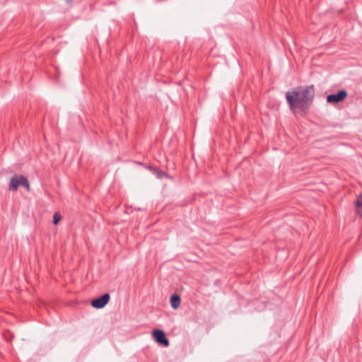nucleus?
I'll list each match as a JSON object with an SVG mask.
<instances>
[{"mask_svg": "<svg viewBox=\"0 0 362 362\" xmlns=\"http://www.w3.org/2000/svg\"><path fill=\"white\" fill-rule=\"evenodd\" d=\"M21 186L24 187L27 191L30 190V185L28 180L24 176H21Z\"/></svg>", "mask_w": 362, "mask_h": 362, "instance_id": "6e6552de", "label": "nucleus"}, {"mask_svg": "<svg viewBox=\"0 0 362 362\" xmlns=\"http://www.w3.org/2000/svg\"><path fill=\"white\" fill-rule=\"evenodd\" d=\"M347 96V92L345 90H340L337 94H330L327 96L328 103L336 105L345 100Z\"/></svg>", "mask_w": 362, "mask_h": 362, "instance_id": "f03ea898", "label": "nucleus"}, {"mask_svg": "<svg viewBox=\"0 0 362 362\" xmlns=\"http://www.w3.org/2000/svg\"><path fill=\"white\" fill-rule=\"evenodd\" d=\"M110 298V295L108 293H105L101 297L93 300L91 305L95 308H103L107 304Z\"/></svg>", "mask_w": 362, "mask_h": 362, "instance_id": "20e7f679", "label": "nucleus"}, {"mask_svg": "<svg viewBox=\"0 0 362 362\" xmlns=\"http://www.w3.org/2000/svg\"><path fill=\"white\" fill-rule=\"evenodd\" d=\"M180 297L178 295L174 294L170 297V305L173 308L177 309L180 305Z\"/></svg>", "mask_w": 362, "mask_h": 362, "instance_id": "423d86ee", "label": "nucleus"}, {"mask_svg": "<svg viewBox=\"0 0 362 362\" xmlns=\"http://www.w3.org/2000/svg\"><path fill=\"white\" fill-rule=\"evenodd\" d=\"M157 174H158V177H160V178L165 175L164 172H163L162 170H157Z\"/></svg>", "mask_w": 362, "mask_h": 362, "instance_id": "9d476101", "label": "nucleus"}, {"mask_svg": "<svg viewBox=\"0 0 362 362\" xmlns=\"http://www.w3.org/2000/svg\"><path fill=\"white\" fill-rule=\"evenodd\" d=\"M314 97L315 88L313 85L298 86L286 93V101L293 112L296 108L306 112L312 105Z\"/></svg>", "mask_w": 362, "mask_h": 362, "instance_id": "f257e3e1", "label": "nucleus"}, {"mask_svg": "<svg viewBox=\"0 0 362 362\" xmlns=\"http://www.w3.org/2000/svg\"><path fill=\"white\" fill-rule=\"evenodd\" d=\"M62 216L59 212L54 213L53 216V223L57 225L61 220Z\"/></svg>", "mask_w": 362, "mask_h": 362, "instance_id": "1a4fd4ad", "label": "nucleus"}, {"mask_svg": "<svg viewBox=\"0 0 362 362\" xmlns=\"http://www.w3.org/2000/svg\"><path fill=\"white\" fill-rule=\"evenodd\" d=\"M153 336L156 341L165 346H169V341L166 338L165 334L163 330L155 329L153 332Z\"/></svg>", "mask_w": 362, "mask_h": 362, "instance_id": "7ed1b4c3", "label": "nucleus"}, {"mask_svg": "<svg viewBox=\"0 0 362 362\" xmlns=\"http://www.w3.org/2000/svg\"><path fill=\"white\" fill-rule=\"evenodd\" d=\"M356 210L358 215H362V194L357 197L356 201Z\"/></svg>", "mask_w": 362, "mask_h": 362, "instance_id": "0eeeda50", "label": "nucleus"}, {"mask_svg": "<svg viewBox=\"0 0 362 362\" xmlns=\"http://www.w3.org/2000/svg\"><path fill=\"white\" fill-rule=\"evenodd\" d=\"M21 176L14 175L11 178L10 185L8 187L9 191H16L19 186H21Z\"/></svg>", "mask_w": 362, "mask_h": 362, "instance_id": "39448f33", "label": "nucleus"}]
</instances>
